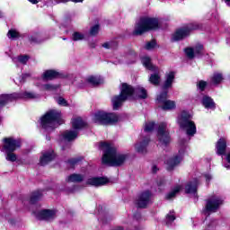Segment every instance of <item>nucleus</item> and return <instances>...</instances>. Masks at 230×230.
<instances>
[{
    "instance_id": "f257e3e1",
    "label": "nucleus",
    "mask_w": 230,
    "mask_h": 230,
    "mask_svg": "<svg viewBox=\"0 0 230 230\" xmlns=\"http://www.w3.org/2000/svg\"><path fill=\"white\" fill-rule=\"evenodd\" d=\"M132 94H136V96H137L141 100H146V98H148V93H146V89H145L144 87L137 86V88L134 89L132 85L127 83H123L120 90V94L115 95L111 99L114 111H118L119 107L123 105L124 102H127V100H128V98H130Z\"/></svg>"
},
{
    "instance_id": "f03ea898",
    "label": "nucleus",
    "mask_w": 230,
    "mask_h": 230,
    "mask_svg": "<svg viewBox=\"0 0 230 230\" xmlns=\"http://www.w3.org/2000/svg\"><path fill=\"white\" fill-rule=\"evenodd\" d=\"M100 147L103 149V155L102 158V164L108 166H121L127 161V155L118 154L116 147L107 142H101Z\"/></svg>"
},
{
    "instance_id": "7ed1b4c3",
    "label": "nucleus",
    "mask_w": 230,
    "mask_h": 230,
    "mask_svg": "<svg viewBox=\"0 0 230 230\" xmlns=\"http://www.w3.org/2000/svg\"><path fill=\"white\" fill-rule=\"evenodd\" d=\"M57 125H62V112L58 110H50L41 117V127L50 132L55 130Z\"/></svg>"
},
{
    "instance_id": "20e7f679",
    "label": "nucleus",
    "mask_w": 230,
    "mask_h": 230,
    "mask_svg": "<svg viewBox=\"0 0 230 230\" xmlns=\"http://www.w3.org/2000/svg\"><path fill=\"white\" fill-rule=\"evenodd\" d=\"M156 28H159V20L157 18L145 16L140 18L137 22L134 34L143 35V33L150 31V30H156Z\"/></svg>"
},
{
    "instance_id": "39448f33",
    "label": "nucleus",
    "mask_w": 230,
    "mask_h": 230,
    "mask_svg": "<svg viewBox=\"0 0 230 230\" xmlns=\"http://www.w3.org/2000/svg\"><path fill=\"white\" fill-rule=\"evenodd\" d=\"M177 121L180 128L186 130L187 136H195L197 134V127L195 122L191 120V115L188 111H182L178 116Z\"/></svg>"
},
{
    "instance_id": "423d86ee",
    "label": "nucleus",
    "mask_w": 230,
    "mask_h": 230,
    "mask_svg": "<svg viewBox=\"0 0 230 230\" xmlns=\"http://www.w3.org/2000/svg\"><path fill=\"white\" fill-rule=\"evenodd\" d=\"M119 117L116 113H107L105 111H97L93 116L94 123L98 125H112L118 123Z\"/></svg>"
},
{
    "instance_id": "0eeeda50",
    "label": "nucleus",
    "mask_w": 230,
    "mask_h": 230,
    "mask_svg": "<svg viewBox=\"0 0 230 230\" xmlns=\"http://www.w3.org/2000/svg\"><path fill=\"white\" fill-rule=\"evenodd\" d=\"M142 64L146 69L149 71H154V74H151L149 76V82L153 85H159L161 84V74L159 73V67L152 63V59L144 58Z\"/></svg>"
},
{
    "instance_id": "6e6552de",
    "label": "nucleus",
    "mask_w": 230,
    "mask_h": 230,
    "mask_svg": "<svg viewBox=\"0 0 230 230\" xmlns=\"http://www.w3.org/2000/svg\"><path fill=\"white\" fill-rule=\"evenodd\" d=\"M173 80H175V72H170L165 75V81L163 84L164 92L157 96L158 103L164 105V103L168 101V91L166 90L171 89L173 84Z\"/></svg>"
},
{
    "instance_id": "1a4fd4ad",
    "label": "nucleus",
    "mask_w": 230,
    "mask_h": 230,
    "mask_svg": "<svg viewBox=\"0 0 230 230\" xmlns=\"http://www.w3.org/2000/svg\"><path fill=\"white\" fill-rule=\"evenodd\" d=\"M157 137L161 145L166 146L170 143V131L168 130V124L161 122L157 129Z\"/></svg>"
},
{
    "instance_id": "9d476101",
    "label": "nucleus",
    "mask_w": 230,
    "mask_h": 230,
    "mask_svg": "<svg viewBox=\"0 0 230 230\" xmlns=\"http://www.w3.org/2000/svg\"><path fill=\"white\" fill-rule=\"evenodd\" d=\"M222 204H224V199L220 196L214 195L207 199L206 210L208 213H217Z\"/></svg>"
},
{
    "instance_id": "9b49d317",
    "label": "nucleus",
    "mask_w": 230,
    "mask_h": 230,
    "mask_svg": "<svg viewBox=\"0 0 230 230\" xmlns=\"http://www.w3.org/2000/svg\"><path fill=\"white\" fill-rule=\"evenodd\" d=\"M184 53L188 58H194V57H204V55H206V50H204V46L202 44L198 43L194 47L185 48Z\"/></svg>"
},
{
    "instance_id": "f8f14e48",
    "label": "nucleus",
    "mask_w": 230,
    "mask_h": 230,
    "mask_svg": "<svg viewBox=\"0 0 230 230\" xmlns=\"http://www.w3.org/2000/svg\"><path fill=\"white\" fill-rule=\"evenodd\" d=\"M152 202V193L146 190L137 196L136 199V206L141 209L148 208V205Z\"/></svg>"
},
{
    "instance_id": "ddd939ff",
    "label": "nucleus",
    "mask_w": 230,
    "mask_h": 230,
    "mask_svg": "<svg viewBox=\"0 0 230 230\" xmlns=\"http://www.w3.org/2000/svg\"><path fill=\"white\" fill-rule=\"evenodd\" d=\"M21 147V141L14 139L13 137L4 138V148L8 152H15L17 148Z\"/></svg>"
},
{
    "instance_id": "4468645a",
    "label": "nucleus",
    "mask_w": 230,
    "mask_h": 230,
    "mask_svg": "<svg viewBox=\"0 0 230 230\" xmlns=\"http://www.w3.org/2000/svg\"><path fill=\"white\" fill-rule=\"evenodd\" d=\"M190 30H199V25H189L186 28L178 30L172 36L173 40H181L184 37H188Z\"/></svg>"
},
{
    "instance_id": "2eb2a0df",
    "label": "nucleus",
    "mask_w": 230,
    "mask_h": 230,
    "mask_svg": "<svg viewBox=\"0 0 230 230\" xmlns=\"http://www.w3.org/2000/svg\"><path fill=\"white\" fill-rule=\"evenodd\" d=\"M57 78H67V75L57 70H46L42 74L43 80H56Z\"/></svg>"
},
{
    "instance_id": "dca6fc26",
    "label": "nucleus",
    "mask_w": 230,
    "mask_h": 230,
    "mask_svg": "<svg viewBox=\"0 0 230 230\" xmlns=\"http://www.w3.org/2000/svg\"><path fill=\"white\" fill-rule=\"evenodd\" d=\"M34 216L38 220H53L56 213L55 210L44 209L34 212Z\"/></svg>"
},
{
    "instance_id": "f3484780",
    "label": "nucleus",
    "mask_w": 230,
    "mask_h": 230,
    "mask_svg": "<svg viewBox=\"0 0 230 230\" xmlns=\"http://www.w3.org/2000/svg\"><path fill=\"white\" fill-rule=\"evenodd\" d=\"M109 182V179L104 177H92L86 181V184L89 186H94L95 188H100V186H105Z\"/></svg>"
},
{
    "instance_id": "a211bd4d",
    "label": "nucleus",
    "mask_w": 230,
    "mask_h": 230,
    "mask_svg": "<svg viewBox=\"0 0 230 230\" xmlns=\"http://www.w3.org/2000/svg\"><path fill=\"white\" fill-rule=\"evenodd\" d=\"M182 161V155H174L167 160V170L168 172H172L175 169V167L179 166L181 164V162Z\"/></svg>"
},
{
    "instance_id": "6ab92c4d",
    "label": "nucleus",
    "mask_w": 230,
    "mask_h": 230,
    "mask_svg": "<svg viewBox=\"0 0 230 230\" xmlns=\"http://www.w3.org/2000/svg\"><path fill=\"white\" fill-rule=\"evenodd\" d=\"M197 188H199V180L195 179L192 181H189L185 186V193L198 197Z\"/></svg>"
},
{
    "instance_id": "aec40b11",
    "label": "nucleus",
    "mask_w": 230,
    "mask_h": 230,
    "mask_svg": "<svg viewBox=\"0 0 230 230\" xmlns=\"http://www.w3.org/2000/svg\"><path fill=\"white\" fill-rule=\"evenodd\" d=\"M148 143H150V137H146L143 140L137 144H136V150L139 154H146V146H148Z\"/></svg>"
},
{
    "instance_id": "412c9836",
    "label": "nucleus",
    "mask_w": 230,
    "mask_h": 230,
    "mask_svg": "<svg viewBox=\"0 0 230 230\" xmlns=\"http://www.w3.org/2000/svg\"><path fill=\"white\" fill-rule=\"evenodd\" d=\"M226 148H227V142L225 140V138H220L216 144L217 155H226Z\"/></svg>"
},
{
    "instance_id": "4be33fe9",
    "label": "nucleus",
    "mask_w": 230,
    "mask_h": 230,
    "mask_svg": "<svg viewBox=\"0 0 230 230\" xmlns=\"http://www.w3.org/2000/svg\"><path fill=\"white\" fill-rule=\"evenodd\" d=\"M201 103L205 109H210L211 111H215V109H217L215 101H213V99L208 95L203 96Z\"/></svg>"
},
{
    "instance_id": "5701e85b",
    "label": "nucleus",
    "mask_w": 230,
    "mask_h": 230,
    "mask_svg": "<svg viewBox=\"0 0 230 230\" xmlns=\"http://www.w3.org/2000/svg\"><path fill=\"white\" fill-rule=\"evenodd\" d=\"M55 159V154L53 152H45L42 154V156L40 158V163L41 166H46L49 163H51Z\"/></svg>"
},
{
    "instance_id": "b1692460",
    "label": "nucleus",
    "mask_w": 230,
    "mask_h": 230,
    "mask_svg": "<svg viewBox=\"0 0 230 230\" xmlns=\"http://www.w3.org/2000/svg\"><path fill=\"white\" fill-rule=\"evenodd\" d=\"M72 127L75 130H82L87 127V122L80 117L72 119Z\"/></svg>"
},
{
    "instance_id": "393cba45",
    "label": "nucleus",
    "mask_w": 230,
    "mask_h": 230,
    "mask_svg": "<svg viewBox=\"0 0 230 230\" xmlns=\"http://www.w3.org/2000/svg\"><path fill=\"white\" fill-rule=\"evenodd\" d=\"M16 100L22 99V100H37L39 98V94L31 93V92H24L21 93H16Z\"/></svg>"
},
{
    "instance_id": "a878e982",
    "label": "nucleus",
    "mask_w": 230,
    "mask_h": 230,
    "mask_svg": "<svg viewBox=\"0 0 230 230\" xmlns=\"http://www.w3.org/2000/svg\"><path fill=\"white\" fill-rule=\"evenodd\" d=\"M17 100V93L3 94L0 96V107H4L8 102H13Z\"/></svg>"
},
{
    "instance_id": "bb28decb",
    "label": "nucleus",
    "mask_w": 230,
    "mask_h": 230,
    "mask_svg": "<svg viewBox=\"0 0 230 230\" xmlns=\"http://www.w3.org/2000/svg\"><path fill=\"white\" fill-rule=\"evenodd\" d=\"M85 179V175L80 174V173H73L66 177V182H84V180Z\"/></svg>"
},
{
    "instance_id": "cd10ccee",
    "label": "nucleus",
    "mask_w": 230,
    "mask_h": 230,
    "mask_svg": "<svg viewBox=\"0 0 230 230\" xmlns=\"http://www.w3.org/2000/svg\"><path fill=\"white\" fill-rule=\"evenodd\" d=\"M43 196L44 195L42 194L41 190H35L31 195V199H30L31 204H37V202H39V200L42 199Z\"/></svg>"
},
{
    "instance_id": "c85d7f7f",
    "label": "nucleus",
    "mask_w": 230,
    "mask_h": 230,
    "mask_svg": "<svg viewBox=\"0 0 230 230\" xmlns=\"http://www.w3.org/2000/svg\"><path fill=\"white\" fill-rule=\"evenodd\" d=\"M63 137L65 139H66V141H73V139H76V137H78V131L76 130L65 131V133L63 134Z\"/></svg>"
},
{
    "instance_id": "c756f323",
    "label": "nucleus",
    "mask_w": 230,
    "mask_h": 230,
    "mask_svg": "<svg viewBox=\"0 0 230 230\" xmlns=\"http://www.w3.org/2000/svg\"><path fill=\"white\" fill-rule=\"evenodd\" d=\"M87 82L92 84V85H100L101 84H103V79L101 76L92 75L87 78Z\"/></svg>"
},
{
    "instance_id": "7c9ffc66",
    "label": "nucleus",
    "mask_w": 230,
    "mask_h": 230,
    "mask_svg": "<svg viewBox=\"0 0 230 230\" xmlns=\"http://www.w3.org/2000/svg\"><path fill=\"white\" fill-rule=\"evenodd\" d=\"M224 80V75L220 73H214L213 76L211 77V82L214 85H218Z\"/></svg>"
},
{
    "instance_id": "2f4dec72",
    "label": "nucleus",
    "mask_w": 230,
    "mask_h": 230,
    "mask_svg": "<svg viewBox=\"0 0 230 230\" xmlns=\"http://www.w3.org/2000/svg\"><path fill=\"white\" fill-rule=\"evenodd\" d=\"M163 111H172L175 109V102L167 100L162 106Z\"/></svg>"
},
{
    "instance_id": "473e14b6",
    "label": "nucleus",
    "mask_w": 230,
    "mask_h": 230,
    "mask_svg": "<svg viewBox=\"0 0 230 230\" xmlns=\"http://www.w3.org/2000/svg\"><path fill=\"white\" fill-rule=\"evenodd\" d=\"M5 154L6 161H10L11 163H15V161H17V155L13 154V151H5Z\"/></svg>"
},
{
    "instance_id": "72a5a7b5",
    "label": "nucleus",
    "mask_w": 230,
    "mask_h": 230,
    "mask_svg": "<svg viewBox=\"0 0 230 230\" xmlns=\"http://www.w3.org/2000/svg\"><path fill=\"white\" fill-rule=\"evenodd\" d=\"M44 91H57L60 89L59 84H47L43 85Z\"/></svg>"
},
{
    "instance_id": "f704fd0d",
    "label": "nucleus",
    "mask_w": 230,
    "mask_h": 230,
    "mask_svg": "<svg viewBox=\"0 0 230 230\" xmlns=\"http://www.w3.org/2000/svg\"><path fill=\"white\" fill-rule=\"evenodd\" d=\"M179 191H181V186H177L176 188L173 189L172 191L167 194V200H171V199H175V196L177 195V193H179Z\"/></svg>"
},
{
    "instance_id": "c9c22d12",
    "label": "nucleus",
    "mask_w": 230,
    "mask_h": 230,
    "mask_svg": "<svg viewBox=\"0 0 230 230\" xmlns=\"http://www.w3.org/2000/svg\"><path fill=\"white\" fill-rule=\"evenodd\" d=\"M116 46H118V43L116 41H108L102 44V48H104L105 49H114Z\"/></svg>"
},
{
    "instance_id": "e433bc0d",
    "label": "nucleus",
    "mask_w": 230,
    "mask_h": 230,
    "mask_svg": "<svg viewBox=\"0 0 230 230\" xmlns=\"http://www.w3.org/2000/svg\"><path fill=\"white\" fill-rule=\"evenodd\" d=\"M72 39L73 40H84V39H85V34L82 33V32H78L75 31L73 33L72 35Z\"/></svg>"
},
{
    "instance_id": "4c0bfd02",
    "label": "nucleus",
    "mask_w": 230,
    "mask_h": 230,
    "mask_svg": "<svg viewBox=\"0 0 230 230\" xmlns=\"http://www.w3.org/2000/svg\"><path fill=\"white\" fill-rule=\"evenodd\" d=\"M173 220H175V215H173V211H171L169 214L166 215L165 217L166 226H170V224H172Z\"/></svg>"
},
{
    "instance_id": "58836bf2",
    "label": "nucleus",
    "mask_w": 230,
    "mask_h": 230,
    "mask_svg": "<svg viewBox=\"0 0 230 230\" xmlns=\"http://www.w3.org/2000/svg\"><path fill=\"white\" fill-rule=\"evenodd\" d=\"M14 64L19 67L22 64V66H26L28 64V58H16L14 59Z\"/></svg>"
},
{
    "instance_id": "ea45409f",
    "label": "nucleus",
    "mask_w": 230,
    "mask_h": 230,
    "mask_svg": "<svg viewBox=\"0 0 230 230\" xmlns=\"http://www.w3.org/2000/svg\"><path fill=\"white\" fill-rule=\"evenodd\" d=\"M81 159L80 158H72L70 160L67 161L70 168H75V166H76V164H78V163H80Z\"/></svg>"
},
{
    "instance_id": "a19ab883",
    "label": "nucleus",
    "mask_w": 230,
    "mask_h": 230,
    "mask_svg": "<svg viewBox=\"0 0 230 230\" xmlns=\"http://www.w3.org/2000/svg\"><path fill=\"white\" fill-rule=\"evenodd\" d=\"M7 37H9L10 39H18L19 32H17V31L15 30H10L7 33Z\"/></svg>"
},
{
    "instance_id": "79ce46f5",
    "label": "nucleus",
    "mask_w": 230,
    "mask_h": 230,
    "mask_svg": "<svg viewBox=\"0 0 230 230\" xmlns=\"http://www.w3.org/2000/svg\"><path fill=\"white\" fill-rule=\"evenodd\" d=\"M154 127H155V122L146 123L144 130L145 132H152V130H154Z\"/></svg>"
},
{
    "instance_id": "37998d69",
    "label": "nucleus",
    "mask_w": 230,
    "mask_h": 230,
    "mask_svg": "<svg viewBox=\"0 0 230 230\" xmlns=\"http://www.w3.org/2000/svg\"><path fill=\"white\" fill-rule=\"evenodd\" d=\"M57 102L58 103V105H61L62 107H67V101L66 99H64L63 97H58L57 99Z\"/></svg>"
},
{
    "instance_id": "c03bdc74",
    "label": "nucleus",
    "mask_w": 230,
    "mask_h": 230,
    "mask_svg": "<svg viewBox=\"0 0 230 230\" xmlns=\"http://www.w3.org/2000/svg\"><path fill=\"white\" fill-rule=\"evenodd\" d=\"M98 31H100V26L94 25L91 28L90 34L91 35H98Z\"/></svg>"
},
{
    "instance_id": "a18cd8bd",
    "label": "nucleus",
    "mask_w": 230,
    "mask_h": 230,
    "mask_svg": "<svg viewBox=\"0 0 230 230\" xmlns=\"http://www.w3.org/2000/svg\"><path fill=\"white\" fill-rule=\"evenodd\" d=\"M156 43L155 40L149 41L146 44L145 48L146 49H154L155 48Z\"/></svg>"
},
{
    "instance_id": "49530a36",
    "label": "nucleus",
    "mask_w": 230,
    "mask_h": 230,
    "mask_svg": "<svg viewBox=\"0 0 230 230\" xmlns=\"http://www.w3.org/2000/svg\"><path fill=\"white\" fill-rule=\"evenodd\" d=\"M206 85H208V83L205 81H199L198 84V87L200 89V91H204L206 89Z\"/></svg>"
},
{
    "instance_id": "de8ad7c7",
    "label": "nucleus",
    "mask_w": 230,
    "mask_h": 230,
    "mask_svg": "<svg viewBox=\"0 0 230 230\" xmlns=\"http://www.w3.org/2000/svg\"><path fill=\"white\" fill-rule=\"evenodd\" d=\"M125 57H128V58H133L137 57L136 51H134V50H128V51L126 53Z\"/></svg>"
},
{
    "instance_id": "09e8293b",
    "label": "nucleus",
    "mask_w": 230,
    "mask_h": 230,
    "mask_svg": "<svg viewBox=\"0 0 230 230\" xmlns=\"http://www.w3.org/2000/svg\"><path fill=\"white\" fill-rule=\"evenodd\" d=\"M227 164H225V168L230 170V152L226 155Z\"/></svg>"
},
{
    "instance_id": "8fccbe9b",
    "label": "nucleus",
    "mask_w": 230,
    "mask_h": 230,
    "mask_svg": "<svg viewBox=\"0 0 230 230\" xmlns=\"http://www.w3.org/2000/svg\"><path fill=\"white\" fill-rule=\"evenodd\" d=\"M67 1L69 0H58V3H66ZM71 1H73V3H82V1L84 0H71Z\"/></svg>"
},
{
    "instance_id": "3c124183",
    "label": "nucleus",
    "mask_w": 230,
    "mask_h": 230,
    "mask_svg": "<svg viewBox=\"0 0 230 230\" xmlns=\"http://www.w3.org/2000/svg\"><path fill=\"white\" fill-rule=\"evenodd\" d=\"M157 170H159V169L157 168V166L154 165V166L152 167V172H153V173H157Z\"/></svg>"
},
{
    "instance_id": "603ef678",
    "label": "nucleus",
    "mask_w": 230,
    "mask_h": 230,
    "mask_svg": "<svg viewBox=\"0 0 230 230\" xmlns=\"http://www.w3.org/2000/svg\"><path fill=\"white\" fill-rule=\"evenodd\" d=\"M28 74H25V75H23L22 76V80H20V82H24V79L25 78H28Z\"/></svg>"
},
{
    "instance_id": "864d4df0",
    "label": "nucleus",
    "mask_w": 230,
    "mask_h": 230,
    "mask_svg": "<svg viewBox=\"0 0 230 230\" xmlns=\"http://www.w3.org/2000/svg\"><path fill=\"white\" fill-rule=\"evenodd\" d=\"M29 3H31L32 4H37L39 3V0H28Z\"/></svg>"
},
{
    "instance_id": "5fc2aeb1",
    "label": "nucleus",
    "mask_w": 230,
    "mask_h": 230,
    "mask_svg": "<svg viewBox=\"0 0 230 230\" xmlns=\"http://www.w3.org/2000/svg\"><path fill=\"white\" fill-rule=\"evenodd\" d=\"M112 64H115V66H118V64H121V61L119 59H116L112 62Z\"/></svg>"
},
{
    "instance_id": "6e6d98bb",
    "label": "nucleus",
    "mask_w": 230,
    "mask_h": 230,
    "mask_svg": "<svg viewBox=\"0 0 230 230\" xmlns=\"http://www.w3.org/2000/svg\"><path fill=\"white\" fill-rule=\"evenodd\" d=\"M205 179H207V181H211L212 177L209 174H205Z\"/></svg>"
},
{
    "instance_id": "4d7b16f0",
    "label": "nucleus",
    "mask_w": 230,
    "mask_h": 230,
    "mask_svg": "<svg viewBox=\"0 0 230 230\" xmlns=\"http://www.w3.org/2000/svg\"><path fill=\"white\" fill-rule=\"evenodd\" d=\"M135 218L139 220V218H141V214H139V213L135 214Z\"/></svg>"
},
{
    "instance_id": "13d9d810",
    "label": "nucleus",
    "mask_w": 230,
    "mask_h": 230,
    "mask_svg": "<svg viewBox=\"0 0 230 230\" xmlns=\"http://www.w3.org/2000/svg\"><path fill=\"white\" fill-rule=\"evenodd\" d=\"M75 187H73L72 189H70V190H68V193H75Z\"/></svg>"
},
{
    "instance_id": "bf43d9fd",
    "label": "nucleus",
    "mask_w": 230,
    "mask_h": 230,
    "mask_svg": "<svg viewBox=\"0 0 230 230\" xmlns=\"http://www.w3.org/2000/svg\"><path fill=\"white\" fill-rule=\"evenodd\" d=\"M20 58H29V57L27 55H24V56H21Z\"/></svg>"
},
{
    "instance_id": "052dcab7",
    "label": "nucleus",
    "mask_w": 230,
    "mask_h": 230,
    "mask_svg": "<svg viewBox=\"0 0 230 230\" xmlns=\"http://www.w3.org/2000/svg\"><path fill=\"white\" fill-rule=\"evenodd\" d=\"M225 1L226 3L227 6H230V0H225Z\"/></svg>"
},
{
    "instance_id": "680f3d73",
    "label": "nucleus",
    "mask_w": 230,
    "mask_h": 230,
    "mask_svg": "<svg viewBox=\"0 0 230 230\" xmlns=\"http://www.w3.org/2000/svg\"><path fill=\"white\" fill-rule=\"evenodd\" d=\"M163 184H164V181H160V182L158 183V186H163Z\"/></svg>"
},
{
    "instance_id": "e2e57ef3",
    "label": "nucleus",
    "mask_w": 230,
    "mask_h": 230,
    "mask_svg": "<svg viewBox=\"0 0 230 230\" xmlns=\"http://www.w3.org/2000/svg\"><path fill=\"white\" fill-rule=\"evenodd\" d=\"M0 17H3V13L0 11Z\"/></svg>"
},
{
    "instance_id": "0e129e2a",
    "label": "nucleus",
    "mask_w": 230,
    "mask_h": 230,
    "mask_svg": "<svg viewBox=\"0 0 230 230\" xmlns=\"http://www.w3.org/2000/svg\"><path fill=\"white\" fill-rule=\"evenodd\" d=\"M32 40V42H37V40Z\"/></svg>"
},
{
    "instance_id": "69168bd1",
    "label": "nucleus",
    "mask_w": 230,
    "mask_h": 230,
    "mask_svg": "<svg viewBox=\"0 0 230 230\" xmlns=\"http://www.w3.org/2000/svg\"><path fill=\"white\" fill-rule=\"evenodd\" d=\"M137 230H141V228H137Z\"/></svg>"
}]
</instances>
